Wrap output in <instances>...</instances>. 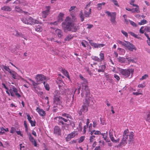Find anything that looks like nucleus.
<instances>
[{"label":"nucleus","mask_w":150,"mask_h":150,"mask_svg":"<svg viewBox=\"0 0 150 150\" xmlns=\"http://www.w3.org/2000/svg\"><path fill=\"white\" fill-rule=\"evenodd\" d=\"M147 21L145 19L142 20L140 22L138 23V24L139 25H143L147 23Z\"/></svg>","instance_id":"nucleus-40"},{"label":"nucleus","mask_w":150,"mask_h":150,"mask_svg":"<svg viewBox=\"0 0 150 150\" xmlns=\"http://www.w3.org/2000/svg\"><path fill=\"white\" fill-rule=\"evenodd\" d=\"M118 68L120 74L125 78L129 77L130 76L131 73L132 74L134 71V70L132 69H124L120 68Z\"/></svg>","instance_id":"nucleus-2"},{"label":"nucleus","mask_w":150,"mask_h":150,"mask_svg":"<svg viewBox=\"0 0 150 150\" xmlns=\"http://www.w3.org/2000/svg\"><path fill=\"white\" fill-rule=\"evenodd\" d=\"M9 73L11 75L12 77L14 79H16L17 78L18 75L15 71H10Z\"/></svg>","instance_id":"nucleus-24"},{"label":"nucleus","mask_w":150,"mask_h":150,"mask_svg":"<svg viewBox=\"0 0 150 150\" xmlns=\"http://www.w3.org/2000/svg\"><path fill=\"white\" fill-rule=\"evenodd\" d=\"M64 14L62 13H60L59 14L58 18V21H62L63 20V17L64 16Z\"/></svg>","instance_id":"nucleus-32"},{"label":"nucleus","mask_w":150,"mask_h":150,"mask_svg":"<svg viewBox=\"0 0 150 150\" xmlns=\"http://www.w3.org/2000/svg\"><path fill=\"white\" fill-rule=\"evenodd\" d=\"M88 126L86 125H85L84 127H83V133H84L85 134L86 132V129H87V128H88Z\"/></svg>","instance_id":"nucleus-64"},{"label":"nucleus","mask_w":150,"mask_h":150,"mask_svg":"<svg viewBox=\"0 0 150 150\" xmlns=\"http://www.w3.org/2000/svg\"><path fill=\"white\" fill-rule=\"evenodd\" d=\"M11 96L12 97L16 96L18 98L21 97L20 94L18 93V89L14 86L11 87L9 90Z\"/></svg>","instance_id":"nucleus-4"},{"label":"nucleus","mask_w":150,"mask_h":150,"mask_svg":"<svg viewBox=\"0 0 150 150\" xmlns=\"http://www.w3.org/2000/svg\"><path fill=\"white\" fill-rule=\"evenodd\" d=\"M15 47L13 46H11V47L10 48V49L11 52L13 53L15 52V51H16L15 50ZM15 47L16 48V47Z\"/></svg>","instance_id":"nucleus-63"},{"label":"nucleus","mask_w":150,"mask_h":150,"mask_svg":"<svg viewBox=\"0 0 150 150\" xmlns=\"http://www.w3.org/2000/svg\"><path fill=\"white\" fill-rule=\"evenodd\" d=\"M117 59L119 62L122 63H126V58H125L124 57H119Z\"/></svg>","instance_id":"nucleus-30"},{"label":"nucleus","mask_w":150,"mask_h":150,"mask_svg":"<svg viewBox=\"0 0 150 150\" xmlns=\"http://www.w3.org/2000/svg\"><path fill=\"white\" fill-rule=\"evenodd\" d=\"M106 3L105 2H102L101 3H98L97 5V8L98 10H100L102 9V6H105Z\"/></svg>","instance_id":"nucleus-31"},{"label":"nucleus","mask_w":150,"mask_h":150,"mask_svg":"<svg viewBox=\"0 0 150 150\" xmlns=\"http://www.w3.org/2000/svg\"><path fill=\"white\" fill-rule=\"evenodd\" d=\"M76 7V6H72L70 7V9H69V11L70 12V14L71 15L72 17H73L74 16L72 15L71 13H72V12H74V9Z\"/></svg>","instance_id":"nucleus-42"},{"label":"nucleus","mask_w":150,"mask_h":150,"mask_svg":"<svg viewBox=\"0 0 150 150\" xmlns=\"http://www.w3.org/2000/svg\"><path fill=\"white\" fill-rule=\"evenodd\" d=\"M15 11L20 13H24V11L18 6H16L15 7Z\"/></svg>","instance_id":"nucleus-28"},{"label":"nucleus","mask_w":150,"mask_h":150,"mask_svg":"<svg viewBox=\"0 0 150 150\" xmlns=\"http://www.w3.org/2000/svg\"><path fill=\"white\" fill-rule=\"evenodd\" d=\"M92 59L95 61H97L98 62H100V58H99L98 57H97V56L93 57H92Z\"/></svg>","instance_id":"nucleus-51"},{"label":"nucleus","mask_w":150,"mask_h":150,"mask_svg":"<svg viewBox=\"0 0 150 150\" xmlns=\"http://www.w3.org/2000/svg\"><path fill=\"white\" fill-rule=\"evenodd\" d=\"M36 111L39 113L41 116H45L46 113L42 109H41L38 107L36 109Z\"/></svg>","instance_id":"nucleus-17"},{"label":"nucleus","mask_w":150,"mask_h":150,"mask_svg":"<svg viewBox=\"0 0 150 150\" xmlns=\"http://www.w3.org/2000/svg\"><path fill=\"white\" fill-rule=\"evenodd\" d=\"M60 92L59 91L57 90H55L54 93V98H56V97L60 98Z\"/></svg>","instance_id":"nucleus-27"},{"label":"nucleus","mask_w":150,"mask_h":150,"mask_svg":"<svg viewBox=\"0 0 150 150\" xmlns=\"http://www.w3.org/2000/svg\"><path fill=\"white\" fill-rule=\"evenodd\" d=\"M78 133L77 131H74L69 134L67 137L65 138V139L67 142L69 141L71 139L74 137L75 136L77 135Z\"/></svg>","instance_id":"nucleus-12"},{"label":"nucleus","mask_w":150,"mask_h":150,"mask_svg":"<svg viewBox=\"0 0 150 150\" xmlns=\"http://www.w3.org/2000/svg\"><path fill=\"white\" fill-rule=\"evenodd\" d=\"M105 13L108 14V16L110 17V21L113 25H115L117 23L116 21V13L115 12H112L111 13L109 11H107Z\"/></svg>","instance_id":"nucleus-3"},{"label":"nucleus","mask_w":150,"mask_h":150,"mask_svg":"<svg viewBox=\"0 0 150 150\" xmlns=\"http://www.w3.org/2000/svg\"><path fill=\"white\" fill-rule=\"evenodd\" d=\"M62 116L64 117H65L67 118H69L70 119H72L71 116L67 113H63L62 114Z\"/></svg>","instance_id":"nucleus-38"},{"label":"nucleus","mask_w":150,"mask_h":150,"mask_svg":"<svg viewBox=\"0 0 150 150\" xmlns=\"http://www.w3.org/2000/svg\"><path fill=\"white\" fill-rule=\"evenodd\" d=\"M144 28V26H142L139 30V33L142 34H143L144 32V30H143Z\"/></svg>","instance_id":"nucleus-60"},{"label":"nucleus","mask_w":150,"mask_h":150,"mask_svg":"<svg viewBox=\"0 0 150 150\" xmlns=\"http://www.w3.org/2000/svg\"><path fill=\"white\" fill-rule=\"evenodd\" d=\"M127 130V139L129 142H132L134 139V133L133 132H129L128 129H125L124 131Z\"/></svg>","instance_id":"nucleus-11"},{"label":"nucleus","mask_w":150,"mask_h":150,"mask_svg":"<svg viewBox=\"0 0 150 150\" xmlns=\"http://www.w3.org/2000/svg\"><path fill=\"white\" fill-rule=\"evenodd\" d=\"M16 129L15 128L12 127L10 130V133L12 134H13L16 131Z\"/></svg>","instance_id":"nucleus-53"},{"label":"nucleus","mask_w":150,"mask_h":150,"mask_svg":"<svg viewBox=\"0 0 150 150\" xmlns=\"http://www.w3.org/2000/svg\"><path fill=\"white\" fill-rule=\"evenodd\" d=\"M28 135L29 140L32 142V144L34 146L37 147V142L33 137L32 136L31 134L30 133H28Z\"/></svg>","instance_id":"nucleus-16"},{"label":"nucleus","mask_w":150,"mask_h":150,"mask_svg":"<svg viewBox=\"0 0 150 150\" xmlns=\"http://www.w3.org/2000/svg\"><path fill=\"white\" fill-rule=\"evenodd\" d=\"M117 42H118L119 44L122 45V46H124L125 47V46L126 45V43H125V42H122V41L118 40L117 41Z\"/></svg>","instance_id":"nucleus-47"},{"label":"nucleus","mask_w":150,"mask_h":150,"mask_svg":"<svg viewBox=\"0 0 150 150\" xmlns=\"http://www.w3.org/2000/svg\"><path fill=\"white\" fill-rule=\"evenodd\" d=\"M61 71L65 76H67L68 78L69 79V73L68 71L62 68Z\"/></svg>","instance_id":"nucleus-25"},{"label":"nucleus","mask_w":150,"mask_h":150,"mask_svg":"<svg viewBox=\"0 0 150 150\" xmlns=\"http://www.w3.org/2000/svg\"><path fill=\"white\" fill-rule=\"evenodd\" d=\"M53 108H56L58 107V105L61 106V108L63 107L62 103V101L61 100L60 98H54L53 99Z\"/></svg>","instance_id":"nucleus-6"},{"label":"nucleus","mask_w":150,"mask_h":150,"mask_svg":"<svg viewBox=\"0 0 150 150\" xmlns=\"http://www.w3.org/2000/svg\"><path fill=\"white\" fill-rule=\"evenodd\" d=\"M100 120L101 124L102 125H103L105 124V120H104L103 118L100 117Z\"/></svg>","instance_id":"nucleus-52"},{"label":"nucleus","mask_w":150,"mask_h":150,"mask_svg":"<svg viewBox=\"0 0 150 150\" xmlns=\"http://www.w3.org/2000/svg\"><path fill=\"white\" fill-rule=\"evenodd\" d=\"M127 130L124 131L123 134V137L120 144V146H124L127 143Z\"/></svg>","instance_id":"nucleus-7"},{"label":"nucleus","mask_w":150,"mask_h":150,"mask_svg":"<svg viewBox=\"0 0 150 150\" xmlns=\"http://www.w3.org/2000/svg\"><path fill=\"white\" fill-rule=\"evenodd\" d=\"M144 119L146 122H150V111L146 113Z\"/></svg>","instance_id":"nucleus-21"},{"label":"nucleus","mask_w":150,"mask_h":150,"mask_svg":"<svg viewBox=\"0 0 150 150\" xmlns=\"http://www.w3.org/2000/svg\"><path fill=\"white\" fill-rule=\"evenodd\" d=\"M117 7H119V5L117 0H110Z\"/></svg>","instance_id":"nucleus-44"},{"label":"nucleus","mask_w":150,"mask_h":150,"mask_svg":"<svg viewBox=\"0 0 150 150\" xmlns=\"http://www.w3.org/2000/svg\"><path fill=\"white\" fill-rule=\"evenodd\" d=\"M43 83L45 89L47 91H49L50 90V88L48 84L45 81H44Z\"/></svg>","instance_id":"nucleus-35"},{"label":"nucleus","mask_w":150,"mask_h":150,"mask_svg":"<svg viewBox=\"0 0 150 150\" xmlns=\"http://www.w3.org/2000/svg\"><path fill=\"white\" fill-rule=\"evenodd\" d=\"M53 133L57 136H60L62 134V131L59 127L57 126L54 127L53 129Z\"/></svg>","instance_id":"nucleus-13"},{"label":"nucleus","mask_w":150,"mask_h":150,"mask_svg":"<svg viewBox=\"0 0 150 150\" xmlns=\"http://www.w3.org/2000/svg\"><path fill=\"white\" fill-rule=\"evenodd\" d=\"M79 15L80 18H81V21L83 22L84 20V17L82 10L80 11V13L79 14Z\"/></svg>","instance_id":"nucleus-39"},{"label":"nucleus","mask_w":150,"mask_h":150,"mask_svg":"<svg viewBox=\"0 0 150 150\" xmlns=\"http://www.w3.org/2000/svg\"><path fill=\"white\" fill-rule=\"evenodd\" d=\"M136 8H134L132 9V13H134L135 12H136L137 13H139L140 12L139 10V6L138 7H136Z\"/></svg>","instance_id":"nucleus-36"},{"label":"nucleus","mask_w":150,"mask_h":150,"mask_svg":"<svg viewBox=\"0 0 150 150\" xmlns=\"http://www.w3.org/2000/svg\"><path fill=\"white\" fill-rule=\"evenodd\" d=\"M28 79L32 82L33 86L34 87L36 86L38 84L37 83H35V82L34 81L32 80L31 79H30V78H28Z\"/></svg>","instance_id":"nucleus-41"},{"label":"nucleus","mask_w":150,"mask_h":150,"mask_svg":"<svg viewBox=\"0 0 150 150\" xmlns=\"http://www.w3.org/2000/svg\"><path fill=\"white\" fill-rule=\"evenodd\" d=\"M99 56L100 57V62L103 61L104 59V54L103 53H100L99 54Z\"/></svg>","instance_id":"nucleus-43"},{"label":"nucleus","mask_w":150,"mask_h":150,"mask_svg":"<svg viewBox=\"0 0 150 150\" xmlns=\"http://www.w3.org/2000/svg\"><path fill=\"white\" fill-rule=\"evenodd\" d=\"M83 82L82 83V91H83V90H85V92H87V93H88L90 90L88 87L87 81L86 79H85L84 80H83Z\"/></svg>","instance_id":"nucleus-10"},{"label":"nucleus","mask_w":150,"mask_h":150,"mask_svg":"<svg viewBox=\"0 0 150 150\" xmlns=\"http://www.w3.org/2000/svg\"><path fill=\"white\" fill-rule=\"evenodd\" d=\"M1 9L2 10L7 11H10L12 10L11 8L9 6H4L3 7H2Z\"/></svg>","instance_id":"nucleus-26"},{"label":"nucleus","mask_w":150,"mask_h":150,"mask_svg":"<svg viewBox=\"0 0 150 150\" xmlns=\"http://www.w3.org/2000/svg\"><path fill=\"white\" fill-rule=\"evenodd\" d=\"M30 123L32 126L34 127L35 126L36 122L35 121L33 122L32 120H31L30 121Z\"/></svg>","instance_id":"nucleus-58"},{"label":"nucleus","mask_w":150,"mask_h":150,"mask_svg":"<svg viewBox=\"0 0 150 150\" xmlns=\"http://www.w3.org/2000/svg\"><path fill=\"white\" fill-rule=\"evenodd\" d=\"M95 137V136L94 135H93L91 136L90 138V142H93Z\"/></svg>","instance_id":"nucleus-61"},{"label":"nucleus","mask_w":150,"mask_h":150,"mask_svg":"<svg viewBox=\"0 0 150 150\" xmlns=\"http://www.w3.org/2000/svg\"><path fill=\"white\" fill-rule=\"evenodd\" d=\"M86 93V99H85V101L84 102V103L86 104H87L88 105H89V104L90 103V98L91 97H90V91H89V92L88 93H87V92H85Z\"/></svg>","instance_id":"nucleus-18"},{"label":"nucleus","mask_w":150,"mask_h":150,"mask_svg":"<svg viewBox=\"0 0 150 150\" xmlns=\"http://www.w3.org/2000/svg\"><path fill=\"white\" fill-rule=\"evenodd\" d=\"M91 12V9H85L84 12V15L86 17H89V15Z\"/></svg>","instance_id":"nucleus-23"},{"label":"nucleus","mask_w":150,"mask_h":150,"mask_svg":"<svg viewBox=\"0 0 150 150\" xmlns=\"http://www.w3.org/2000/svg\"><path fill=\"white\" fill-rule=\"evenodd\" d=\"M88 106L89 105L84 103L81 109L83 112L85 113L87 112L88 110Z\"/></svg>","instance_id":"nucleus-20"},{"label":"nucleus","mask_w":150,"mask_h":150,"mask_svg":"<svg viewBox=\"0 0 150 150\" xmlns=\"http://www.w3.org/2000/svg\"><path fill=\"white\" fill-rule=\"evenodd\" d=\"M42 29L41 27L39 25L36 26V28H35V30L39 32H41Z\"/></svg>","instance_id":"nucleus-37"},{"label":"nucleus","mask_w":150,"mask_h":150,"mask_svg":"<svg viewBox=\"0 0 150 150\" xmlns=\"http://www.w3.org/2000/svg\"><path fill=\"white\" fill-rule=\"evenodd\" d=\"M114 77L116 79L117 81H119L120 80V77L116 74H114Z\"/></svg>","instance_id":"nucleus-56"},{"label":"nucleus","mask_w":150,"mask_h":150,"mask_svg":"<svg viewBox=\"0 0 150 150\" xmlns=\"http://www.w3.org/2000/svg\"><path fill=\"white\" fill-rule=\"evenodd\" d=\"M45 10L42 12V16L44 18H46L49 14L50 7V6H46L45 7Z\"/></svg>","instance_id":"nucleus-14"},{"label":"nucleus","mask_w":150,"mask_h":150,"mask_svg":"<svg viewBox=\"0 0 150 150\" xmlns=\"http://www.w3.org/2000/svg\"><path fill=\"white\" fill-rule=\"evenodd\" d=\"M85 139V137L83 136L81 137L79 139L78 142L79 143L83 142Z\"/></svg>","instance_id":"nucleus-48"},{"label":"nucleus","mask_w":150,"mask_h":150,"mask_svg":"<svg viewBox=\"0 0 150 150\" xmlns=\"http://www.w3.org/2000/svg\"><path fill=\"white\" fill-rule=\"evenodd\" d=\"M24 125L25 129V131L27 132H28V129L27 123L25 121H24Z\"/></svg>","instance_id":"nucleus-50"},{"label":"nucleus","mask_w":150,"mask_h":150,"mask_svg":"<svg viewBox=\"0 0 150 150\" xmlns=\"http://www.w3.org/2000/svg\"><path fill=\"white\" fill-rule=\"evenodd\" d=\"M13 32V33L12 34V35H14L16 37H21L23 38L26 40H27V39L26 38L23 37V34L22 33L19 32L18 30H14Z\"/></svg>","instance_id":"nucleus-15"},{"label":"nucleus","mask_w":150,"mask_h":150,"mask_svg":"<svg viewBox=\"0 0 150 150\" xmlns=\"http://www.w3.org/2000/svg\"><path fill=\"white\" fill-rule=\"evenodd\" d=\"M99 122L97 120H95L93 122V127H95L97 125V124H98V122Z\"/></svg>","instance_id":"nucleus-54"},{"label":"nucleus","mask_w":150,"mask_h":150,"mask_svg":"<svg viewBox=\"0 0 150 150\" xmlns=\"http://www.w3.org/2000/svg\"><path fill=\"white\" fill-rule=\"evenodd\" d=\"M144 30L145 31L147 32H150V25L146 26Z\"/></svg>","instance_id":"nucleus-45"},{"label":"nucleus","mask_w":150,"mask_h":150,"mask_svg":"<svg viewBox=\"0 0 150 150\" xmlns=\"http://www.w3.org/2000/svg\"><path fill=\"white\" fill-rule=\"evenodd\" d=\"M129 21L130 24L133 26L134 27H136L137 26V24L131 20H129Z\"/></svg>","instance_id":"nucleus-55"},{"label":"nucleus","mask_w":150,"mask_h":150,"mask_svg":"<svg viewBox=\"0 0 150 150\" xmlns=\"http://www.w3.org/2000/svg\"><path fill=\"white\" fill-rule=\"evenodd\" d=\"M21 20L24 23L27 24L32 25L34 23V19L31 17L28 18H22Z\"/></svg>","instance_id":"nucleus-8"},{"label":"nucleus","mask_w":150,"mask_h":150,"mask_svg":"<svg viewBox=\"0 0 150 150\" xmlns=\"http://www.w3.org/2000/svg\"><path fill=\"white\" fill-rule=\"evenodd\" d=\"M3 66L4 69H5L6 71L8 72L9 73L10 72V71H11V70L8 67L4 65H3Z\"/></svg>","instance_id":"nucleus-46"},{"label":"nucleus","mask_w":150,"mask_h":150,"mask_svg":"<svg viewBox=\"0 0 150 150\" xmlns=\"http://www.w3.org/2000/svg\"><path fill=\"white\" fill-rule=\"evenodd\" d=\"M35 79L37 83L39 84L43 83L44 81H46V76L42 74H37Z\"/></svg>","instance_id":"nucleus-5"},{"label":"nucleus","mask_w":150,"mask_h":150,"mask_svg":"<svg viewBox=\"0 0 150 150\" xmlns=\"http://www.w3.org/2000/svg\"><path fill=\"white\" fill-rule=\"evenodd\" d=\"M86 25L88 26L87 28L88 29H90L93 27V25L92 24H87Z\"/></svg>","instance_id":"nucleus-62"},{"label":"nucleus","mask_w":150,"mask_h":150,"mask_svg":"<svg viewBox=\"0 0 150 150\" xmlns=\"http://www.w3.org/2000/svg\"><path fill=\"white\" fill-rule=\"evenodd\" d=\"M101 134L103 136V137L104 138V139L107 142H110V140L109 138H107V134L104 133Z\"/></svg>","instance_id":"nucleus-34"},{"label":"nucleus","mask_w":150,"mask_h":150,"mask_svg":"<svg viewBox=\"0 0 150 150\" xmlns=\"http://www.w3.org/2000/svg\"><path fill=\"white\" fill-rule=\"evenodd\" d=\"M109 137L111 141L114 143L119 142L120 141L119 138H118L117 140H115L114 137L112 135V132H111V130L109 131Z\"/></svg>","instance_id":"nucleus-19"},{"label":"nucleus","mask_w":150,"mask_h":150,"mask_svg":"<svg viewBox=\"0 0 150 150\" xmlns=\"http://www.w3.org/2000/svg\"><path fill=\"white\" fill-rule=\"evenodd\" d=\"M79 23L77 22L76 19H74V21H73L69 16L66 18L65 21L62 24L64 30H67L68 31H71L74 32H76L79 29Z\"/></svg>","instance_id":"nucleus-1"},{"label":"nucleus","mask_w":150,"mask_h":150,"mask_svg":"<svg viewBox=\"0 0 150 150\" xmlns=\"http://www.w3.org/2000/svg\"><path fill=\"white\" fill-rule=\"evenodd\" d=\"M148 77V75L146 74H145L144 75V76H142V77L140 79V80H143L144 79H145Z\"/></svg>","instance_id":"nucleus-59"},{"label":"nucleus","mask_w":150,"mask_h":150,"mask_svg":"<svg viewBox=\"0 0 150 150\" xmlns=\"http://www.w3.org/2000/svg\"><path fill=\"white\" fill-rule=\"evenodd\" d=\"M58 37L59 38H61L62 36V32L60 29H57L55 31Z\"/></svg>","instance_id":"nucleus-29"},{"label":"nucleus","mask_w":150,"mask_h":150,"mask_svg":"<svg viewBox=\"0 0 150 150\" xmlns=\"http://www.w3.org/2000/svg\"><path fill=\"white\" fill-rule=\"evenodd\" d=\"M121 32L126 37H128V34L126 32L123 30H122Z\"/></svg>","instance_id":"nucleus-57"},{"label":"nucleus","mask_w":150,"mask_h":150,"mask_svg":"<svg viewBox=\"0 0 150 150\" xmlns=\"http://www.w3.org/2000/svg\"><path fill=\"white\" fill-rule=\"evenodd\" d=\"M126 59H127V61L129 62H133L134 61V60L133 59H132L131 57H128L127 56L126 57Z\"/></svg>","instance_id":"nucleus-49"},{"label":"nucleus","mask_w":150,"mask_h":150,"mask_svg":"<svg viewBox=\"0 0 150 150\" xmlns=\"http://www.w3.org/2000/svg\"><path fill=\"white\" fill-rule=\"evenodd\" d=\"M73 36L72 35H68L65 38L64 40L65 41H69L73 38Z\"/></svg>","instance_id":"nucleus-33"},{"label":"nucleus","mask_w":150,"mask_h":150,"mask_svg":"<svg viewBox=\"0 0 150 150\" xmlns=\"http://www.w3.org/2000/svg\"><path fill=\"white\" fill-rule=\"evenodd\" d=\"M106 68V66L105 64L101 65L99 67V69H98V72H104Z\"/></svg>","instance_id":"nucleus-22"},{"label":"nucleus","mask_w":150,"mask_h":150,"mask_svg":"<svg viewBox=\"0 0 150 150\" xmlns=\"http://www.w3.org/2000/svg\"><path fill=\"white\" fill-rule=\"evenodd\" d=\"M126 45L125 47L130 51H133L134 50L136 51L137 50V48L132 43L128 41H125Z\"/></svg>","instance_id":"nucleus-9"}]
</instances>
